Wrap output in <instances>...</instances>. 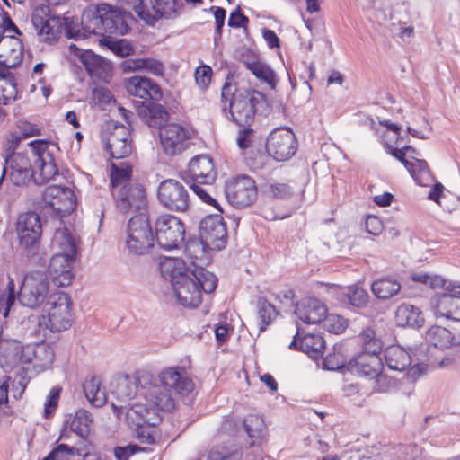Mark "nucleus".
<instances>
[{"instance_id": "4d7b16f0", "label": "nucleus", "mask_w": 460, "mask_h": 460, "mask_svg": "<svg viewBox=\"0 0 460 460\" xmlns=\"http://www.w3.org/2000/svg\"><path fill=\"white\" fill-rule=\"evenodd\" d=\"M75 455H79L76 447L58 444L42 460H69L70 456Z\"/></svg>"}, {"instance_id": "2eb2a0df", "label": "nucleus", "mask_w": 460, "mask_h": 460, "mask_svg": "<svg viewBox=\"0 0 460 460\" xmlns=\"http://www.w3.org/2000/svg\"><path fill=\"white\" fill-rule=\"evenodd\" d=\"M159 202L166 208L185 212L190 207V196L185 186L173 179L163 181L157 190Z\"/></svg>"}, {"instance_id": "20e7f679", "label": "nucleus", "mask_w": 460, "mask_h": 460, "mask_svg": "<svg viewBox=\"0 0 460 460\" xmlns=\"http://www.w3.org/2000/svg\"><path fill=\"white\" fill-rule=\"evenodd\" d=\"M259 97L255 91L240 89L228 81L221 90V108L226 117L239 127L251 126L254 120Z\"/></svg>"}, {"instance_id": "338daca9", "label": "nucleus", "mask_w": 460, "mask_h": 460, "mask_svg": "<svg viewBox=\"0 0 460 460\" xmlns=\"http://www.w3.org/2000/svg\"><path fill=\"white\" fill-rule=\"evenodd\" d=\"M249 23L247 16L241 13L240 7L238 6L234 12L230 13L227 24L232 28H243L246 29Z\"/></svg>"}, {"instance_id": "4be33fe9", "label": "nucleus", "mask_w": 460, "mask_h": 460, "mask_svg": "<svg viewBox=\"0 0 460 460\" xmlns=\"http://www.w3.org/2000/svg\"><path fill=\"white\" fill-rule=\"evenodd\" d=\"M44 200L60 216L70 214L75 208L73 190L60 185L49 186L44 191Z\"/></svg>"}, {"instance_id": "39448f33", "label": "nucleus", "mask_w": 460, "mask_h": 460, "mask_svg": "<svg viewBox=\"0 0 460 460\" xmlns=\"http://www.w3.org/2000/svg\"><path fill=\"white\" fill-rule=\"evenodd\" d=\"M183 269V261L178 258L167 257L160 263L161 273L170 279L179 303L185 307H197L202 301L201 292L192 276Z\"/></svg>"}, {"instance_id": "c9c22d12", "label": "nucleus", "mask_w": 460, "mask_h": 460, "mask_svg": "<svg viewBox=\"0 0 460 460\" xmlns=\"http://www.w3.org/2000/svg\"><path fill=\"white\" fill-rule=\"evenodd\" d=\"M384 362L389 369L402 372L411 365V357L402 347L391 345L384 351Z\"/></svg>"}, {"instance_id": "1a4fd4ad", "label": "nucleus", "mask_w": 460, "mask_h": 460, "mask_svg": "<svg viewBox=\"0 0 460 460\" xmlns=\"http://www.w3.org/2000/svg\"><path fill=\"white\" fill-rule=\"evenodd\" d=\"M155 236L148 217L144 213L132 217L127 226L125 245L136 255L148 252L155 245Z\"/></svg>"}, {"instance_id": "6e6552de", "label": "nucleus", "mask_w": 460, "mask_h": 460, "mask_svg": "<svg viewBox=\"0 0 460 460\" xmlns=\"http://www.w3.org/2000/svg\"><path fill=\"white\" fill-rule=\"evenodd\" d=\"M359 340L361 351L349 362V367L352 372L372 379L382 369V341L371 328L363 329Z\"/></svg>"}, {"instance_id": "4468645a", "label": "nucleus", "mask_w": 460, "mask_h": 460, "mask_svg": "<svg viewBox=\"0 0 460 460\" xmlns=\"http://www.w3.org/2000/svg\"><path fill=\"white\" fill-rule=\"evenodd\" d=\"M297 147L296 135L288 127L274 128L267 138V152L276 161L282 162L290 159L296 153Z\"/></svg>"}, {"instance_id": "bf43d9fd", "label": "nucleus", "mask_w": 460, "mask_h": 460, "mask_svg": "<svg viewBox=\"0 0 460 460\" xmlns=\"http://www.w3.org/2000/svg\"><path fill=\"white\" fill-rule=\"evenodd\" d=\"M410 279L424 286L436 288L443 284V278L438 275H430L426 272L412 273Z\"/></svg>"}, {"instance_id": "603ef678", "label": "nucleus", "mask_w": 460, "mask_h": 460, "mask_svg": "<svg viewBox=\"0 0 460 460\" xmlns=\"http://www.w3.org/2000/svg\"><path fill=\"white\" fill-rule=\"evenodd\" d=\"M243 427L246 434L252 438H261L265 429L263 419L255 414L248 415L243 420Z\"/></svg>"}, {"instance_id": "b1692460", "label": "nucleus", "mask_w": 460, "mask_h": 460, "mask_svg": "<svg viewBox=\"0 0 460 460\" xmlns=\"http://www.w3.org/2000/svg\"><path fill=\"white\" fill-rule=\"evenodd\" d=\"M325 305L317 298L305 297L296 304L295 314L305 324H318L326 316Z\"/></svg>"}, {"instance_id": "5701e85b", "label": "nucleus", "mask_w": 460, "mask_h": 460, "mask_svg": "<svg viewBox=\"0 0 460 460\" xmlns=\"http://www.w3.org/2000/svg\"><path fill=\"white\" fill-rule=\"evenodd\" d=\"M22 57V41L14 36L4 35L0 40V70L11 71L21 64Z\"/></svg>"}, {"instance_id": "ddd939ff", "label": "nucleus", "mask_w": 460, "mask_h": 460, "mask_svg": "<svg viewBox=\"0 0 460 460\" xmlns=\"http://www.w3.org/2000/svg\"><path fill=\"white\" fill-rule=\"evenodd\" d=\"M225 194L230 205L243 208L249 207L256 200L258 188L252 177L240 175L226 183Z\"/></svg>"}, {"instance_id": "a19ab883", "label": "nucleus", "mask_w": 460, "mask_h": 460, "mask_svg": "<svg viewBox=\"0 0 460 460\" xmlns=\"http://www.w3.org/2000/svg\"><path fill=\"white\" fill-rule=\"evenodd\" d=\"M182 7L181 0H155L151 12L155 17V22L160 18H174Z\"/></svg>"}, {"instance_id": "e2e57ef3", "label": "nucleus", "mask_w": 460, "mask_h": 460, "mask_svg": "<svg viewBox=\"0 0 460 460\" xmlns=\"http://www.w3.org/2000/svg\"><path fill=\"white\" fill-rule=\"evenodd\" d=\"M372 379H374L373 389L378 393H386L395 385L394 379L382 374L381 370Z\"/></svg>"}, {"instance_id": "aec40b11", "label": "nucleus", "mask_w": 460, "mask_h": 460, "mask_svg": "<svg viewBox=\"0 0 460 460\" xmlns=\"http://www.w3.org/2000/svg\"><path fill=\"white\" fill-rule=\"evenodd\" d=\"M199 236L210 245L211 250L224 249L227 243V230L222 216H206L199 223Z\"/></svg>"}, {"instance_id": "0e129e2a", "label": "nucleus", "mask_w": 460, "mask_h": 460, "mask_svg": "<svg viewBox=\"0 0 460 460\" xmlns=\"http://www.w3.org/2000/svg\"><path fill=\"white\" fill-rule=\"evenodd\" d=\"M193 192L206 204L214 206L218 211L222 212V209L217 201L209 195L207 190L201 187L200 182H190L189 183Z\"/></svg>"}, {"instance_id": "f03ea898", "label": "nucleus", "mask_w": 460, "mask_h": 460, "mask_svg": "<svg viewBox=\"0 0 460 460\" xmlns=\"http://www.w3.org/2000/svg\"><path fill=\"white\" fill-rule=\"evenodd\" d=\"M114 393L119 401L134 400L133 402L120 406L128 408L131 404L143 403L145 406H158V408L168 411L173 410V403L170 396L161 392V388L149 373H143L137 378L125 377L121 379Z\"/></svg>"}, {"instance_id": "69168bd1", "label": "nucleus", "mask_w": 460, "mask_h": 460, "mask_svg": "<svg viewBox=\"0 0 460 460\" xmlns=\"http://www.w3.org/2000/svg\"><path fill=\"white\" fill-rule=\"evenodd\" d=\"M212 75V69L209 66H201L196 69L195 72V80L197 84L202 88L206 89L210 84Z\"/></svg>"}, {"instance_id": "e433bc0d", "label": "nucleus", "mask_w": 460, "mask_h": 460, "mask_svg": "<svg viewBox=\"0 0 460 460\" xmlns=\"http://www.w3.org/2000/svg\"><path fill=\"white\" fill-rule=\"evenodd\" d=\"M402 285L392 276H385L375 279L371 284L373 295L379 300H388L399 294Z\"/></svg>"}, {"instance_id": "3c124183", "label": "nucleus", "mask_w": 460, "mask_h": 460, "mask_svg": "<svg viewBox=\"0 0 460 460\" xmlns=\"http://www.w3.org/2000/svg\"><path fill=\"white\" fill-rule=\"evenodd\" d=\"M346 297L350 305L356 308H364L368 303L367 292L358 285H352L347 288Z\"/></svg>"}, {"instance_id": "ea45409f", "label": "nucleus", "mask_w": 460, "mask_h": 460, "mask_svg": "<svg viewBox=\"0 0 460 460\" xmlns=\"http://www.w3.org/2000/svg\"><path fill=\"white\" fill-rule=\"evenodd\" d=\"M132 176V167L128 162L119 164L112 163L111 168V192L117 190V187H125L134 184L130 181Z\"/></svg>"}, {"instance_id": "c756f323", "label": "nucleus", "mask_w": 460, "mask_h": 460, "mask_svg": "<svg viewBox=\"0 0 460 460\" xmlns=\"http://www.w3.org/2000/svg\"><path fill=\"white\" fill-rule=\"evenodd\" d=\"M301 330L297 326L296 334L289 344L290 349H299L312 358H318L323 356L325 348V341L321 335L306 334L300 338Z\"/></svg>"}, {"instance_id": "393cba45", "label": "nucleus", "mask_w": 460, "mask_h": 460, "mask_svg": "<svg viewBox=\"0 0 460 460\" xmlns=\"http://www.w3.org/2000/svg\"><path fill=\"white\" fill-rule=\"evenodd\" d=\"M23 357L25 364H32L35 369L42 371L52 366L55 359V352L52 346L49 343L27 344Z\"/></svg>"}, {"instance_id": "412c9836", "label": "nucleus", "mask_w": 460, "mask_h": 460, "mask_svg": "<svg viewBox=\"0 0 460 460\" xmlns=\"http://www.w3.org/2000/svg\"><path fill=\"white\" fill-rule=\"evenodd\" d=\"M217 177L213 160L207 155H199L193 157L188 169L182 172V179L187 182H200L203 185H211Z\"/></svg>"}, {"instance_id": "bb28decb", "label": "nucleus", "mask_w": 460, "mask_h": 460, "mask_svg": "<svg viewBox=\"0 0 460 460\" xmlns=\"http://www.w3.org/2000/svg\"><path fill=\"white\" fill-rule=\"evenodd\" d=\"M106 148L111 156L115 159L129 155L132 152L129 128L124 125L116 126L108 138Z\"/></svg>"}, {"instance_id": "8fccbe9b", "label": "nucleus", "mask_w": 460, "mask_h": 460, "mask_svg": "<svg viewBox=\"0 0 460 460\" xmlns=\"http://www.w3.org/2000/svg\"><path fill=\"white\" fill-rule=\"evenodd\" d=\"M278 313L274 305L267 300L261 299L258 302V316L260 318L259 332H263L267 326L277 316Z\"/></svg>"}, {"instance_id": "7ed1b4c3", "label": "nucleus", "mask_w": 460, "mask_h": 460, "mask_svg": "<svg viewBox=\"0 0 460 460\" xmlns=\"http://www.w3.org/2000/svg\"><path fill=\"white\" fill-rule=\"evenodd\" d=\"M127 13L119 8L106 3L92 4L82 14L84 37L91 34L125 35L128 31Z\"/></svg>"}, {"instance_id": "13d9d810", "label": "nucleus", "mask_w": 460, "mask_h": 460, "mask_svg": "<svg viewBox=\"0 0 460 460\" xmlns=\"http://www.w3.org/2000/svg\"><path fill=\"white\" fill-rule=\"evenodd\" d=\"M323 327L331 333L339 334L343 332L347 328V321L334 314H328L323 319Z\"/></svg>"}, {"instance_id": "c03bdc74", "label": "nucleus", "mask_w": 460, "mask_h": 460, "mask_svg": "<svg viewBox=\"0 0 460 460\" xmlns=\"http://www.w3.org/2000/svg\"><path fill=\"white\" fill-rule=\"evenodd\" d=\"M204 265L194 268L191 271V276L194 279L198 288L202 293H212L217 286V278L212 273L207 270Z\"/></svg>"}, {"instance_id": "de8ad7c7", "label": "nucleus", "mask_w": 460, "mask_h": 460, "mask_svg": "<svg viewBox=\"0 0 460 460\" xmlns=\"http://www.w3.org/2000/svg\"><path fill=\"white\" fill-rule=\"evenodd\" d=\"M16 300L15 284L12 278L4 288H0V314L6 317Z\"/></svg>"}, {"instance_id": "a211bd4d", "label": "nucleus", "mask_w": 460, "mask_h": 460, "mask_svg": "<svg viewBox=\"0 0 460 460\" xmlns=\"http://www.w3.org/2000/svg\"><path fill=\"white\" fill-rule=\"evenodd\" d=\"M31 22L41 40L52 43L58 39L62 23L59 17L51 14L48 5L36 6L32 12Z\"/></svg>"}, {"instance_id": "5fc2aeb1", "label": "nucleus", "mask_w": 460, "mask_h": 460, "mask_svg": "<svg viewBox=\"0 0 460 460\" xmlns=\"http://www.w3.org/2000/svg\"><path fill=\"white\" fill-rule=\"evenodd\" d=\"M101 42L119 58H126L134 53L132 45L126 40H113L104 38Z\"/></svg>"}, {"instance_id": "37998d69", "label": "nucleus", "mask_w": 460, "mask_h": 460, "mask_svg": "<svg viewBox=\"0 0 460 460\" xmlns=\"http://www.w3.org/2000/svg\"><path fill=\"white\" fill-rule=\"evenodd\" d=\"M407 171L416 184L420 186H429L434 180L425 160L413 158L411 164L407 167Z\"/></svg>"}, {"instance_id": "0eeeda50", "label": "nucleus", "mask_w": 460, "mask_h": 460, "mask_svg": "<svg viewBox=\"0 0 460 460\" xmlns=\"http://www.w3.org/2000/svg\"><path fill=\"white\" fill-rule=\"evenodd\" d=\"M71 297L63 291L49 294L43 313L38 317L39 332L56 333L69 329L74 322Z\"/></svg>"}, {"instance_id": "f8f14e48", "label": "nucleus", "mask_w": 460, "mask_h": 460, "mask_svg": "<svg viewBox=\"0 0 460 460\" xmlns=\"http://www.w3.org/2000/svg\"><path fill=\"white\" fill-rule=\"evenodd\" d=\"M155 242L164 250L170 251L177 248L184 239V224L173 215L159 216L155 220Z\"/></svg>"}, {"instance_id": "f3484780", "label": "nucleus", "mask_w": 460, "mask_h": 460, "mask_svg": "<svg viewBox=\"0 0 460 460\" xmlns=\"http://www.w3.org/2000/svg\"><path fill=\"white\" fill-rule=\"evenodd\" d=\"M116 208L122 214L141 210L146 206V193L139 183L117 187L111 191Z\"/></svg>"}, {"instance_id": "f704fd0d", "label": "nucleus", "mask_w": 460, "mask_h": 460, "mask_svg": "<svg viewBox=\"0 0 460 460\" xmlns=\"http://www.w3.org/2000/svg\"><path fill=\"white\" fill-rule=\"evenodd\" d=\"M51 248L54 253L66 255L67 258L75 259L77 254L75 239L66 227L55 231L51 240Z\"/></svg>"}, {"instance_id": "2f4dec72", "label": "nucleus", "mask_w": 460, "mask_h": 460, "mask_svg": "<svg viewBox=\"0 0 460 460\" xmlns=\"http://www.w3.org/2000/svg\"><path fill=\"white\" fill-rule=\"evenodd\" d=\"M137 113L143 122L149 127L160 129L168 119V112L162 104L153 102H142V104L137 107Z\"/></svg>"}, {"instance_id": "680f3d73", "label": "nucleus", "mask_w": 460, "mask_h": 460, "mask_svg": "<svg viewBox=\"0 0 460 460\" xmlns=\"http://www.w3.org/2000/svg\"><path fill=\"white\" fill-rule=\"evenodd\" d=\"M241 128L242 129L239 130L236 137V143L239 148L247 149L252 146L255 132L251 128V126Z\"/></svg>"}, {"instance_id": "7c9ffc66", "label": "nucleus", "mask_w": 460, "mask_h": 460, "mask_svg": "<svg viewBox=\"0 0 460 460\" xmlns=\"http://www.w3.org/2000/svg\"><path fill=\"white\" fill-rule=\"evenodd\" d=\"M24 350L25 346L19 341L3 340L0 343V366L7 371L21 363L25 364Z\"/></svg>"}, {"instance_id": "052dcab7", "label": "nucleus", "mask_w": 460, "mask_h": 460, "mask_svg": "<svg viewBox=\"0 0 460 460\" xmlns=\"http://www.w3.org/2000/svg\"><path fill=\"white\" fill-rule=\"evenodd\" d=\"M61 388L54 386L50 389L44 402V417L49 418L58 408Z\"/></svg>"}, {"instance_id": "58836bf2", "label": "nucleus", "mask_w": 460, "mask_h": 460, "mask_svg": "<svg viewBox=\"0 0 460 460\" xmlns=\"http://www.w3.org/2000/svg\"><path fill=\"white\" fill-rule=\"evenodd\" d=\"M260 190L261 195L269 199L286 200L293 195V189L289 184L274 181L261 184Z\"/></svg>"}, {"instance_id": "c85d7f7f", "label": "nucleus", "mask_w": 460, "mask_h": 460, "mask_svg": "<svg viewBox=\"0 0 460 460\" xmlns=\"http://www.w3.org/2000/svg\"><path fill=\"white\" fill-rule=\"evenodd\" d=\"M127 91L129 94L143 99L148 102L149 100L158 101L163 93L159 85L151 79L133 76L127 83Z\"/></svg>"}, {"instance_id": "49530a36", "label": "nucleus", "mask_w": 460, "mask_h": 460, "mask_svg": "<svg viewBox=\"0 0 460 460\" xmlns=\"http://www.w3.org/2000/svg\"><path fill=\"white\" fill-rule=\"evenodd\" d=\"M426 340L436 348L446 349L452 345V333L444 327L433 326L428 330Z\"/></svg>"}, {"instance_id": "423d86ee", "label": "nucleus", "mask_w": 460, "mask_h": 460, "mask_svg": "<svg viewBox=\"0 0 460 460\" xmlns=\"http://www.w3.org/2000/svg\"><path fill=\"white\" fill-rule=\"evenodd\" d=\"M111 406L119 418L124 415L125 420L135 427L137 438L141 443L153 444L155 442V425L161 421L159 414V411H163L161 408L155 405L145 406L143 403L131 404L128 408L127 406H116L112 402Z\"/></svg>"}, {"instance_id": "774afa93", "label": "nucleus", "mask_w": 460, "mask_h": 460, "mask_svg": "<svg viewBox=\"0 0 460 460\" xmlns=\"http://www.w3.org/2000/svg\"><path fill=\"white\" fill-rule=\"evenodd\" d=\"M140 450V447L132 444L125 447H116L114 448V456L117 460H128L132 456Z\"/></svg>"}, {"instance_id": "f257e3e1", "label": "nucleus", "mask_w": 460, "mask_h": 460, "mask_svg": "<svg viewBox=\"0 0 460 460\" xmlns=\"http://www.w3.org/2000/svg\"><path fill=\"white\" fill-rule=\"evenodd\" d=\"M31 154L6 153L5 165L0 177L2 183L7 171L9 178L16 186H26L31 181L42 185L58 175L56 155L59 151L58 144L43 139L30 142Z\"/></svg>"}, {"instance_id": "79ce46f5", "label": "nucleus", "mask_w": 460, "mask_h": 460, "mask_svg": "<svg viewBox=\"0 0 460 460\" xmlns=\"http://www.w3.org/2000/svg\"><path fill=\"white\" fill-rule=\"evenodd\" d=\"M84 392L87 400L95 407L102 406L107 401L104 387L99 377L93 376L84 385Z\"/></svg>"}, {"instance_id": "a18cd8bd", "label": "nucleus", "mask_w": 460, "mask_h": 460, "mask_svg": "<svg viewBox=\"0 0 460 460\" xmlns=\"http://www.w3.org/2000/svg\"><path fill=\"white\" fill-rule=\"evenodd\" d=\"M93 417L86 410H78L72 418L69 427L70 429L82 438H86L91 431Z\"/></svg>"}, {"instance_id": "9d476101", "label": "nucleus", "mask_w": 460, "mask_h": 460, "mask_svg": "<svg viewBox=\"0 0 460 460\" xmlns=\"http://www.w3.org/2000/svg\"><path fill=\"white\" fill-rule=\"evenodd\" d=\"M49 294V279L44 270H31L23 279L19 301L23 306L37 308L46 303Z\"/></svg>"}, {"instance_id": "6e6d98bb", "label": "nucleus", "mask_w": 460, "mask_h": 460, "mask_svg": "<svg viewBox=\"0 0 460 460\" xmlns=\"http://www.w3.org/2000/svg\"><path fill=\"white\" fill-rule=\"evenodd\" d=\"M125 3L147 24L153 25L155 22V17L153 15L151 8L145 4L144 0H125Z\"/></svg>"}, {"instance_id": "4c0bfd02", "label": "nucleus", "mask_w": 460, "mask_h": 460, "mask_svg": "<svg viewBox=\"0 0 460 460\" xmlns=\"http://www.w3.org/2000/svg\"><path fill=\"white\" fill-rule=\"evenodd\" d=\"M420 309L409 304L401 305L395 312V322L398 326L419 328L423 323Z\"/></svg>"}, {"instance_id": "09e8293b", "label": "nucleus", "mask_w": 460, "mask_h": 460, "mask_svg": "<svg viewBox=\"0 0 460 460\" xmlns=\"http://www.w3.org/2000/svg\"><path fill=\"white\" fill-rule=\"evenodd\" d=\"M246 67L259 80L263 81L270 86L274 87L275 73L267 64L260 61H252L246 63Z\"/></svg>"}, {"instance_id": "864d4df0", "label": "nucleus", "mask_w": 460, "mask_h": 460, "mask_svg": "<svg viewBox=\"0 0 460 460\" xmlns=\"http://www.w3.org/2000/svg\"><path fill=\"white\" fill-rule=\"evenodd\" d=\"M242 453L237 448L215 447L208 454L207 460H241Z\"/></svg>"}, {"instance_id": "a878e982", "label": "nucleus", "mask_w": 460, "mask_h": 460, "mask_svg": "<svg viewBox=\"0 0 460 460\" xmlns=\"http://www.w3.org/2000/svg\"><path fill=\"white\" fill-rule=\"evenodd\" d=\"M74 261V258H67L59 253L53 254L49 261V272L56 286L67 287L72 283Z\"/></svg>"}, {"instance_id": "6ab92c4d", "label": "nucleus", "mask_w": 460, "mask_h": 460, "mask_svg": "<svg viewBox=\"0 0 460 460\" xmlns=\"http://www.w3.org/2000/svg\"><path fill=\"white\" fill-rule=\"evenodd\" d=\"M159 136L164 152L174 155L189 146L191 132L180 124L170 123L160 129Z\"/></svg>"}, {"instance_id": "473e14b6", "label": "nucleus", "mask_w": 460, "mask_h": 460, "mask_svg": "<svg viewBox=\"0 0 460 460\" xmlns=\"http://www.w3.org/2000/svg\"><path fill=\"white\" fill-rule=\"evenodd\" d=\"M432 309L436 317L460 322V297L435 296Z\"/></svg>"}, {"instance_id": "dca6fc26", "label": "nucleus", "mask_w": 460, "mask_h": 460, "mask_svg": "<svg viewBox=\"0 0 460 460\" xmlns=\"http://www.w3.org/2000/svg\"><path fill=\"white\" fill-rule=\"evenodd\" d=\"M16 233L20 245L28 252L37 250L42 234L40 216L32 211L21 214L16 222Z\"/></svg>"}, {"instance_id": "72a5a7b5", "label": "nucleus", "mask_w": 460, "mask_h": 460, "mask_svg": "<svg viewBox=\"0 0 460 460\" xmlns=\"http://www.w3.org/2000/svg\"><path fill=\"white\" fill-rule=\"evenodd\" d=\"M209 249L210 245L201 236L199 238H190L185 243L184 254L190 261V263L196 268L199 265H206L208 262Z\"/></svg>"}, {"instance_id": "cd10ccee", "label": "nucleus", "mask_w": 460, "mask_h": 460, "mask_svg": "<svg viewBox=\"0 0 460 460\" xmlns=\"http://www.w3.org/2000/svg\"><path fill=\"white\" fill-rule=\"evenodd\" d=\"M81 61L88 75L93 80L109 82L112 76V66L103 58L94 54L91 50L81 53Z\"/></svg>"}, {"instance_id": "9b49d317", "label": "nucleus", "mask_w": 460, "mask_h": 460, "mask_svg": "<svg viewBox=\"0 0 460 460\" xmlns=\"http://www.w3.org/2000/svg\"><path fill=\"white\" fill-rule=\"evenodd\" d=\"M154 381L161 388L163 394H167L175 407L174 399L172 396V391L185 396L189 395L194 390V383L189 376L183 367H168L160 371L157 377L153 376Z\"/></svg>"}]
</instances>
